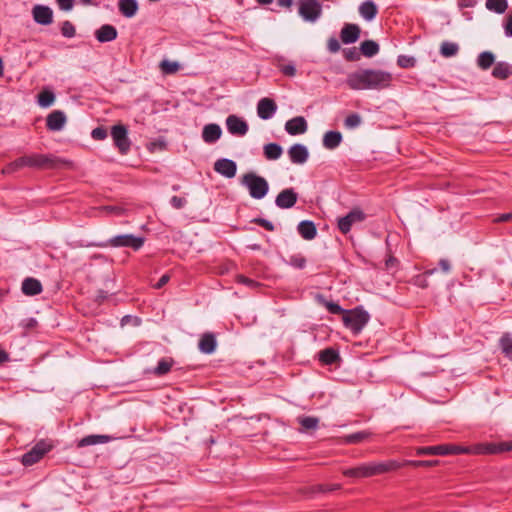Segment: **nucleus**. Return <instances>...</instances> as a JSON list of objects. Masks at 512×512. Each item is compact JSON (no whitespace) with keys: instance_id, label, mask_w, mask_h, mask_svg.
I'll return each mask as SVG.
<instances>
[{"instance_id":"nucleus-3","label":"nucleus","mask_w":512,"mask_h":512,"mask_svg":"<svg viewBox=\"0 0 512 512\" xmlns=\"http://www.w3.org/2000/svg\"><path fill=\"white\" fill-rule=\"evenodd\" d=\"M401 467L402 464L396 460L369 462L362 463L356 467L343 469L342 474L349 478H369L398 470Z\"/></svg>"},{"instance_id":"nucleus-6","label":"nucleus","mask_w":512,"mask_h":512,"mask_svg":"<svg viewBox=\"0 0 512 512\" xmlns=\"http://www.w3.org/2000/svg\"><path fill=\"white\" fill-rule=\"evenodd\" d=\"M241 184L246 187L254 199L264 198L269 191L268 181L254 172H248L241 178Z\"/></svg>"},{"instance_id":"nucleus-11","label":"nucleus","mask_w":512,"mask_h":512,"mask_svg":"<svg viewBox=\"0 0 512 512\" xmlns=\"http://www.w3.org/2000/svg\"><path fill=\"white\" fill-rule=\"evenodd\" d=\"M111 136L114 145L118 148L121 154H126L131 146V141L128 138V130L122 125H114L111 129Z\"/></svg>"},{"instance_id":"nucleus-63","label":"nucleus","mask_w":512,"mask_h":512,"mask_svg":"<svg viewBox=\"0 0 512 512\" xmlns=\"http://www.w3.org/2000/svg\"><path fill=\"white\" fill-rule=\"evenodd\" d=\"M238 281L240 283H243V284H246V285H252L254 283L253 280H251V279H249V278H247V277H245L243 275L238 276Z\"/></svg>"},{"instance_id":"nucleus-44","label":"nucleus","mask_w":512,"mask_h":512,"mask_svg":"<svg viewBox=\"0 0 512 512\" xmlns=\"http://www.w3.org/2000/svg\"><path fill=\"white\" fill-rule=\"evenodd\" d=\"M500 347L506 356L512 354V338L509 334H505L500 338Z\"/></svg>"},{"instance_id":"nucleus-9","label":"nucleus","mask_w":512,"mask_h":512,"mask_svg":"<svg viewBox=\"0 0 512 512\" xmlns=\"http://www.w3.org/2000/svg\"><path fill=\"white\" fill-rule=\"evenodd\" d=\"M52 449V445L44 440L37 442L28 452L22 456L24 466H32L39 462L43 456Z\"/></svg>"},{"instance_id":"nucleus-64","label":"nucleus","mask_w":512,"mask_h":512,"mask_svg":"<svg viewBox=\"0 0 512 512\" xmlns=\"http://www.w3.org/2000/svg\"><path fill=\"white\" fill-rule=\"evenodd\" d=\"M397 262L396 258L393 256H390L386 261L385 265L387 268H391L394 266V264Z\"/></svg>"},{"instance_id":"nucleus-14","label":"nucleus","mask_w":512,"mask_h":512,"mask_svg":"<svg viewBox=\"0 0 512 512\" xmlns=\"http://www.w3.org/2000/svg\"><path fill=\"white\" fill-rule=\"evenodd\" d=\"M226 126L232 135L244 136L248 132L247 122L236 115H229L227 117Z\"/></svg>"},{"instance_id":"nucleus-18","label":"nucleus","mask_w":512,"mask_h":512,"mask_svg":"<svg viewBox=\"0 0 512 512\" xmlns=\"http://www.w3.org/2000/svg\"><path fill=\"white\" fill-rule=\"evenodd\" d=\"M308 129V124L303 116H296L285 123V130L290 135L304 134Z\"/></svg>"},{"instance_id":"nucleus-2","label":"nucleus","mask_w":512,"mask_h":512,"mask_svg":"<svg viewBox=\"0 0 512 512\" xmlns=\"http://www.w3.org/2000/svg\"><path fill=\"white\" fill-rule=\"evenodd\" d=\"M60 163V159L51 154H30L21 156L14 161L8 163L3 169L2 174L8 175L24 168H54Z\"/></svg>"},{"instance_id":"nucleus-51","label":"nucleus","mask_w":512,"mask_h":512,"mask_svg":"<svg viewBox=\"0 0 512 512\" xmlns=\"http://www.w3.org/2000/svg\"><path fill=\"white\" fill-rule=\"evenodd\" d=\"M91 137L98 141L104 140L107 137V130L102 126L96 127L92 130Z\"/></svg>"},{"instance_id":"nucleus-43","label":"nucleus","mask_w":512,"mask_h":512,"mask_svg":"<svg viewBox=\"0 0 512 512\" xmlns=\"http://www.w3.org/2000/svg\"><path fill=\"white\" fill-rule=\"evenodd\" d=\"M361 122V116L357 113H352L345 118L344 125L348 129H354L357 128Z\"/></svg>"},{"instance_id":"nucleus-4","label":"nucleus","mask_w":512,"mask_h":512,"mask_svg":"<svg viewBox=\"0 0 512 512\" xmlns=\"http://www.w3.org/2000/svg\"><path fill=\"white\" fill-rule=\"evenodd\" d=\"M144 242H145V238L142 236H135L133 234H121V235H116L114 237H111L107 241L91 243L88 246H95V247H100V248L125 247V248H131L134 251H137L142 248V246L144 245Z\"/></svg>"},{"instance_id":"nucleus-16","label":"nucleus","mask_w":512,"mask_h":512,"mask_svg":"<svg viewBox=\"0 0 512 512\" xmlns=\"http://www.w3.org/2000/svg\"><path fill=\"white\" fill-rule=\"evenodd\" d=\"M214 170L226 178H233L237 172V165L231 159L221 158L214 163Z\"/></svg>"},{"instance_id":"nucleus-48","label":"nucleus","mask_w":512,"mask_h":512,"mask_svg":"<svg viewBox=\"0 0 512 512\" xmlns=\"http://www.w3.org/2000/svg\"><path fill=\"white\" fill-rule=\"evenodd\" d=\"M325 307L331 314H341L344 317L347 309L342 308L338 303L333 301H325Z\"/></svg>"},{"instance_id":"nucleus-22","label":"nucleus","mask_w":512,"mask_h":512,"mask_svg":"<svg viewBox=\"0 0 512 512\" xmlns=\"http://www.w3.org/2000/svg\"><path fill=\"white\" fill-rule=\"evenodd\" d=\"M112 439L113 438L109 435H87L78 440L76 446L77 448H83L97 444H105L110 442Z\"/></svg>"},{"instance_id":"nucleus-13","label":"nucleus","mask_w":512,"mask_h":512,"mask_svg":"<svg viewBox=\"0 0 512 512\" xmlns=\"http://www.w3.org/2000/svg\"><path fill=\"white\" fill-rule=\"evenodd\" d=\"M277 111L276 102L268 97H264L258 101L257 114L262 120H268L273 117Z\"/></svg>"},{"instance_id":"nucleus-55","label":"nucleus","mask_w":512,"mask_h":512,"mask_svg":"<svg viewBox=\"0 0 512 512\" xmlns=\"http://www.w3.org/2000/svg\"><path fill=\"white\" fill-rule=\"evenodd\" d=\"M56 2L62 11H70L74 6V0H56Z\"/></svg>"},{"instance_id":"nucleus-28","label":"nucleus","mask_w":512,"mask_h":512,"mask_svg":"<svg viewBox=\"0 0 512 512\" xmlns=\"http://www.w3.org/2000/svg\"><path fill=\"white\" fill-rule=\"evenodd\" d=\"M217 342L216 338L211 333H205L199 340V350L205 354H211L215 351Z\"/></svg>"},{"instance_id":"nucleus-60","label":"nucleus","mask_w":512,"mask_h":512,"mask_svg":"<svg viewBox=\"0 0 512 512\" xmlns=\"http://www.w3.org/2000/svg\"><path fill=\"white\" fill-rule=\"evenodd\" d=\"M440 269L442 272L448 274L450 273L451 271V264H450V261L448 259H440L439 260V263H438Z\"/></svg>"},{"instance_id":"nucleus-40","label":"nucleus","mask_w":512,"mask_h":512,"mask_svg":"<svg viewBox=\"0 0 512 512\" xmlns=\"http://www.w3.org/2000/svg\"><path fill=\"white\" fill-rule=\"evenodd\" d=\"M459 51V46L457 43L444 41L441 43L440 46V54L443 57H453L455 56Z\"/></svg>"},{"instance_id":"nucleus-31","label":"nucleus","mask_w":512,"mask_h":512,"mask_svg":"<svg viewBox=\"0 0 512 512\" xmlns=\"http://www.w3.org/2000/svg\"><path fill=\"white\" fill-rule=\"evenodd\" d=\"M342 142V134L338 131H328L323 136V146L326 149L333 150Z\"/></svg>"},{"instance_id":"nucleus-5","label":"nucleus","mask_w":512,"mask_h":512,"mask_svg":"<svg viewBox=\"0 0 512 512\" xmlns=\"http://www.w3.org/2000/svg\"><path fill=\"white\" fill-rule=\"evenodd\" d=\"M369 320L370 315L362 306L347 310L344 317H342L344 326L355 335L363 330Z\"/></svg>"},{"instance_id":"nucleus-26","label":"nucleus","mask_w":512,"mask_h":512,"mask_svg":"<svg viewBox=\"0 0 512 512\" xmlns=\"http://www.w3.org/2000/svg\"><path fill=\"white\" fill-rule=\"evenodd\" d=\"M297 231L305 240H312L317 235V229L313 221L303 220L297 226Z\"/></svg>"},{"instance_id":"nucleus-33","label":"nucleus","mask_w":512,"mask_h":512,"mask_svg":"<svg viewBox=\"0 0 512 512\" xmlns=\"http://www.w3.org/2000/svg\"><path fill=\"white\" fill-rule=\"evenodd\" d=\"M267 160H277L281 157L283 149L278 143H268L263 148Z\"/></svg>"},{"instance_id":"nucleus-45","label":"nucleus","mask_w":512,"mask_h":512,"mask_svg":"<svg viewBox=\"0 0 512 512\" xmlns=\"http://www.w3.org/2000/svg\"><path fill=\"white\" fill-rule=\"evenodd\" d=\"M61 34L66 38H72L76 35V29L72 22L65 20L61 24Z\"/></svg>"},{"instance_id":"nucleus-47","label":"nucleus","mask_w":512,"mask_h":512,"mask_svg":"<svg viewBox=\"0 0 512 512\" xmlns=\"http://www.w3.org/2000/svg\"><path fill=\"white\" fill-rule=\"evenodd\" d=\"M397 64L401 68H412L416 64V60L414 57L408 55H399L397 58Z\"/></svg>"},{"instance_id":"nucleus-32","label":"nucleus","mask_w":512,"mask_h":512,"mask_svg":"<svg viewBox=\"0 0 512 512\" xmlns=\"http://www.w3.org/2000/svg\"><path fill=\"white\" fill-rule=\"evenodd\" d=\"M340 359L338 350L329 347L319 352V360L325 365H332Z\"/></svg>"},{"instance_id":"nucleus-57","label":"nucleus","mask_w":512,"mask_h":512,"mask_svg":"<svg viewBox=\"0 0 512 512\" xmlns=\"http://www.w3.org/2000/svg\"><path fill=\"white\" fill-rule=\"evenodd\" d=\"M327 47L331 53H337L340 50V43L336 38L331 37L327 42Z\"/></svg>"},{"instance_id":"nucleus-27","label":"nucleus","mask_w":512,"mask_h":512,"mask_svg":"<svg viewBox=\"0 0 512 512\" xmlns=\"http://www.w3.org/2000/svg\"><path fill=\"white\" fill-rule=\"evenodd\" d=\"M358 10L361 17L366 21H372L378 13L377 5L372 0L362 2Z\"/></svg>"},{"instance_id":"nucleus-12","label":"nucleus","mask_w":512,"mask_h":512,"mask_svg":"<svg viewBox=\"0 0 512 512\" xmlns=\"http://www.w3.org/2000/svg\"><path fill=\"white\" fill-rule=\"evenodd\" d=\"M298 200V194L293 188L283 189L275 198V204L280 209L292 208Z\"/></svg>"},{"instance_id":"nucleus-25","label":"nucleus","mask_w":512,"mask_h":512,"mask_svg":"<svg viewBox=\"0 0 512 512\" xmlns=\"http://www.w3.org/2000/svg\"><path fill=\"white\" fill-rule=\"evenodd\" d=\"M511 450L512 442L488 443L481 445L479 448V452L484 454H497Z\"/></svg>"},{"instance_id":"nucleus-46","label":"nucleus","mask_w":512,"mask_h":512,"mask_svg":"<svg viewBox=\"0 0 512 512\" xmlns=\"http://www.w3.org/2000/svg\"><path fill=\"white\" fill-rule=\"evenodd\" d=\"M160 68L165 74H172L179 70V64L177 62H171L168 60H163L160 63Z\"/></svg>"},{"instance_id":"nucleus-41","label":"nucleus","mask_w":512,"mask_h":512,"mask_svg":"<svg viewBox=\"0 0 512 512\" xmlns=\"http://www.w3.org/2000/svg\"><path fill=\"white\" fill-rule=\"evenodd\" d=\"M54 100L55 95L52 91L49 90H44L38 95V104L43 108L51 106Z\"/></svg>"},{"instance_id":"nucleus-62","label":"nucleus","mask_w":512,"mask_h":512,"mask_svg":"<svg viewBox=\"0 0 512 512\" xmlns=\"http://www.w3.org/2000/svg\"><path fill=\"white\" fill-rule=\"evenodd\" d=\"M293 1L294 0H277V4L280 7L288 8L289 9L293 5Z\"/></svg>"},{"instance_id":"nucleus-17","label":"nucleus","mask_w":512,"mask_h":512,"mask_svg":"<svg viewBox=\"0 0 512 512\" xmlns=\"http://www.w3.org/2000/svg\"><path fill=\"white\" fill-rule=\"evenodd\" d=\"M288 155L293 164H304L309 158V151L303 144L297 143L288 149Z\"/></svg>"},{"instance_id":"nucleus-50","label":"nucleus","mask_w":512,"mask_h":512,"mask_svg":"<svg viewBox=\"0 0 512 512\" xmlns=\"http://www.w3.org/2000/svg\"><path fill=\"white\" fill-rule=\"evenodd\" d=\"M343 56L347 61H358L360 60L361 53L356 47H352L344 49Z\"/></svg>"},{"instance_id":"nucleus-56","label":"nucleus","mask_w":512,"mask_h":512,"mask_svg":"<svg viewBox=\"0 0 512 512\" xmlns=\"http://www.w3.org/2000/svg\"><path fill=\"white\" fill-rule=\"evenodd\" d=\"M503 27L505 35L512 37V12L506 17Z\"/></svg>"},{"instance_id":"nucleus-23","label":"nucleus","mask_w":512,"mask_h":512,"mask_svg":"<svg viewBox=\"0 0 512 512\" xmlns=\"http://www.w3.org/2000/svg\"><path fill=\"white\" fill-rule=\"evenodd\" d=\"M222 135L221 127L218 124H207L202 130V138L204 142L212 144L216 142Z\"/></svg>"},{"instance_id":"nucleus-20","label":"nucleus","mask_w":512,"mask_h":512,"mask_svg":"<svg viewBox=\"0 0 512 512\" xmlns=\"http://www.w3.org/2000/svg\"><path fill=\"white\" fill-rule=\"evenodd\" d=\"M66 123V115L63 111L54 110L46 118V126L50 131H60Z\"/></svg>"},{"instance_id":"nucleus-42","label":"nucleus","mask_w":512,"mask_h":512,"mask_svg":"<svg viewBox=\"0 0 512 512\" xmlns=\"http://www.w3.org/2000/svg\"><path fill=\"white\" fill-rule=\"evenodd\" d=\"M403 466H413V467H431L438 464V460H406L404 462H400Z\"/></svg>"},{"instance_id":"nucleus-36","label":"nucleus","mask_w":512,"mask_h":512,"mask_svg":"<svg viewBox=\"0 0 512 512\" xmlns=\"http://www.w3.org/2000/svg\"><path fill=\"white\" fill-rule=\"evenodd\" d=\"M174 361L172 358L165 357L159 360L157 366L153 369V374L160 377L166 375L172 368Z\"/></svg>"},{"instance_id":"nucleus-1","label":"nucleus","mask_w":512,"mask_h":512,"mask_svg":"<svg viewBox=\"0 0 512 512\" xmlns=\"http://www.w3.org/2000/svg\"><path fill=\"white\" fill-rule=\"evenodd\" d=\"M393 76L390 72L365 68L348 74L346 83L352 90H384L391 86Z\"/></svg>"},{"instance_id":"nucleus-54","label":"nucleus","mask_w":512,"mask_h":512,"mask_svg":"<svg viewBox=\"0 0 512 512\" xmlns=\"http://www.w3.org/2000/svg\"><path fill=\"white\" fill-rule=\"evenodd\" d=\"M340 488V484H320L317 486V491L326 493L339 490Z\"/></svg>"},{"instance_id":"nucleus-39","label":"nucleus","mask_w":512,"mask_h":512,"mask_svg":"<svg viewBox=\"0 0 512 512\" xmlns=\"http://www.w3.org/2000/svg\"><path fill=\"white\" fill-rule=\"evenodd\" d=\"M495 61V57L492 52L484 51L479 54L477 58V65L483 69L487 70L489 69Z\"/></svg>"},{"instance_id":"nucleus-35","label":"nucleus","mask_w":512,"mask_h":512,"mask_svg":"<svg viewBox=\"0 0 512 512\" xmlns=\"http://www.w3.org/2000/svg\"><path fill=\"white\" fill-rule=\"evenodd\" d=\"M379 49L378 43L374 40H365L360 45V53L368 58L378 54Z\"/></svg>"},{"instance_id":"nucleus-7","label":"nucleus","mask_w":512,"mask_h":512,"mask_svg":"<svg viewBox=\"0 0 512 512\" xmlns=\"http://www.w3.org/2000/svg\"><path fill=\"white\" fill-rule=\"evenodd\" d=\"M322 4L318 0H299L298 14L305 22L315 23L322 16Z\"/></svg>"},{"instance_id":"nucleus-61","label":"nucleus","mask_w":512,"mask_h":512,"mask_svg":"<svg viewBox=\"0 0 512 512\" xmlns=\"http://www.w3.org/2000/svg\"><path fill=\"white\" fill-rule=\"evenodd\" d=\"M512 220V212H509V213H503L501 215H499L497 218H495V222H508Z\"/></svg>"},{"instance_id":"nucleus-49","label":"nucleus","mask_w":512,"mask_h":512,"mask_svg":"<svg viewBox=\"0 0 512 512\" xmlns=\"http://www.w3.org/2000/svg\"><path fill=\"white\" fill-rule=\"evenodd\" d=\"M288 263H289V265H291L295 268L303 269L306 266V259L304 256H302L300 254H296V255H292L289 258Z\"/></svg>"},{"instance_id":"nucleus-15","label":"nucleus","mask_w":512,"mask_h":512,"mask_svg":"<svg viewBox=\"0 0 512 512\" xmlns=\"http://www.w3.org/2000/svg\"><path fill=\"white\" fill-rule=\"evenodd\" d=\"M34 21L40 25H50L53 22V10L49 6L35 5L32 9Z\"/></svg>"},{"instance_id":"nucleus-52","label":"nucleus","mask_w":512,"mask_h":512,"mask_svg":"<svg viewBox=\"0 0 512 512\" xmlns=\"http://www.w3.org/2000/svg\"><path fill=\"white\" fill-rule=\"evenodd\" d=\"M253 223L263 227L264 229H266L267 231H274L275 230V226L274 224L267 220V219H264V218H255L252 220Z\"/></svg>"},{"instance_id":"nucleus-58","label":"nucleus","mask_w":512,"mask_h":512,"mask_svg":"<svg viewBox=\"0 0 512 512\" xmlns=\"http://www.w3.org/2000/svg\"><path fill=\"white\" fill-rule=\"evenodd\" d=\"M281 72L285 76L293 77L296 74V68L294 65H284L281 67Z\"/></svg>"},{"instance_id":"nucleus-34","label":"nucleus","mask_w":512,"mask_h":512,"mask_svg":"<svg viewBox=\"0 0 512 512\" xmlns=\"http://www.w3.org/2000/svg\"><path fill=\"white\" fill-rule=\"evenodd\" d=\"M297 421L301 425V432L316 430L319 425V418L314 416H300Z\"/></svg>"},{"instance_id":"nucleus-30","label":"nucleus","mask_w":512,"mask_h":512,"mask_svg":"<svg viewBox=\"0 0 512 512\" xmlns=\"http://www.w3.org/2000/svg\"><path fill=\"white\" fill-rule=\"evenodd\" d=\"M511 75L512 65L504 61L497 62L492 70V76L497 79L505 80Z\"/></svg>"},{"instance_id":"nucleus-8","label":"nucleus","mask_w":512,"mask_h":512,"mask_svg":"<svg viewBox=\"0 0 512 512\" xmlns=\"http://www.w3.org/2000/svg\"><path fill=\"white\" fill-rule=\"evenodd\" d=\"M467 448L452 444H442L436 446L419 447L416 450L417 455H458L466 453Z\"/></svg>"},{"instance_id":"nucleus-37","label":"nucleus","mask_w":512,"mask_h":512,"mask_svg":"<svg viewBox=\"0 0 512 512\" xmlns=\"http://www.w3.org/2000/svg\"><path fill=\"white\" fill-rule=\"evenodd\" d=\"M485 7L487 10L496 14H503L508 9L507 0H486Z\"/></svg>"},{"instance_id":"nucleus-53","label":"nucleus","mask_w":512,"mask_h":512,"mask_svg":"<svg viewBox=\"0 0 512 512\" xmlns=\"http://www.w3.org/2000/svg\"><path fill=\"white\" fill-rule=\"evenodd\" d=\"M187 201L183 197L172 196L170 199V204L175 209H181L186 205Z\"/></svg>"},{"instance_id":"nucleus-38","label":"nucleus","mask_w":512,"mask_h":512,"mask_svg":"<svg viewBox=\"0 0 512 512\" xmlns=\"http://www.w3.org/2000/svg\"><path fill=\"white\" fill-rule=\"evenodd\" d=\"M371 433L367 431H359L352 434L343 436V441L346 444H358L370 437Z\"/></svg>"},{"instance_id":"nucleus-29","label":"nucleus","mask_w":512,"mask_h":512,"mask_svg":"<svg viewBox=\"0 0 512 512\" xmlns=\"http://www.w3.org/2000/svg\"><path fill=\"white\" fill-rule=\"evenodd\" d=\"M118 8L124 17L132 18L136 15L139 6L136 0H119Z\"/></svg>"},{"instance_id":"nucleus-24","label":"nucleus","mask_w":512,"mask_h":512,"mask_svg":"<svg viewBox=\"0 0 512 512\" xmlns=\"http://www.w3.org/2000/svg\"><path fill=\"white\" fill-rule=\"evenodd\" d=\"M22 292L27 296H35L42 292L43 287L41 282L32 277H28L22 282Z\"/></svg>"},{"instance_id":"nucleus-10","label":"nucleus","mask_w":512,"mask_h":512,"mask_svg":"<svg viewBox=\"0 0 512 512\" xmlns=\"http://www.w3.org/2000/svg\"><path fill=\"white\" fill-rule=\"evenodd\" d=\"M366 219L365 213L360 208H353L347 215L340 217L337 227L341 233L347 234L351 231L353 224L360 223Z\"/></svg>"},{"instance_id":"nucleus-19","label":"nucleus","mask_w":512,"mask_h":512,"mask_svg":"<svg viewBox=\"0 0 512 512\" xmlns=\"http://www.w3.org/2000/svg\"><path fill=\"white\" fill-rule=\"evenodd\" d=\"M361 29L357 24L346 23L340 32L341 41L344 44L355 43L360 37Z\"/></svg>"},{"instance_id":"nucleus-21","label":"nucleus","mask_w":512,"mask_h":512,"mask_svg":"<svg viewBox=\"0 0 512 512\" xmlns=\"http://www.w3.org/2000/svg\"><path fill=\"white\" fill-rule=\"evenodd\" d=\"M117 29L110 24H104L95 31V38L100 43L111 42L117 38Z\"/></svg>"},{"instance_id":"nucleus-59","label":"nucleus","mask_w":512,"mask_h":512,"mask_svg":"<svg viewBox=\"0 0 512 512\" xmlns=\"http://www.w3.org/2000/svg\"><path fill=\"white\" fill-rule=\"evenodd\" d=\"M170 280V276L168 274H164L160 277V279L153 285L155 289L163 288Z\"/></svg>"}]
</instances>
